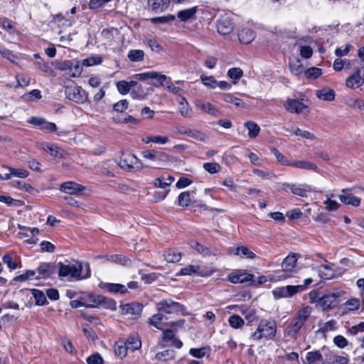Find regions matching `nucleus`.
Listing matches in <instances>:
<instances>
[{"instance_id":"1","label":"nucleus","mask_w":364,"mask_h":364,"mask_svg":"<svg viewBox=\"0 0 364 364\" xmlns=\"http://www.w3.org/2000/svg\"><path fill=\"white\" fill-rule=\"evenodd\" d=\"M156 306L158 312L149 318L150 325L159 330H163L164 327L182 326L184 323L183 319L176 322L167 321L169 315L178 314L183 311L184 306L182 304L169 299L157 303Z\"/></svg>"},{"instance_id":"2","label":"nucleus","mask_w":364,"mask_h":364,"mask_svg":"<svg viewBox=\"0 0 364 364\" xmlns=\"http://www.w3.org/2000/svg\"><path fill=\"white\" fill-rule=\"evenodd\" d=\"M277 330V324L274 319H262L255 331L251 334L250 339L256 342L272 340L276 336Z\"/></svg>"},{"instance_id":"3","label":"nucleus","mask_w":364,"mask_h":364,"mask_svg":"<svg viewBox=\"0 0 364 364\" xmlns=\"http://www.w3.org/2000/svg\"><path fill=\"white\" fill-rule=\"evenodd\" d=\"M313 308L309 306H306L299 310L295 316L291 319L290 323L287 327V334L296 338L299 331L310 317Z\"/></svg>"},{"instance_id":"4","label":"nucleus","mask_w":364,"mask_h":364,"mask_svg":"<svg viewBox=\"0 0 364 364\" xmlns=\"http://www.w3.org/2000/svg\"><path fill=\"white\" fill-rule=\"evenodd\" d=\"M58 266V275L60 277H70L76 280H80L84 278H88L90 276L89 264H87V274L85 276H81L82 266L79 262L68 264L59 262Z\"/></svg>"},{"instance_id":"5","label":"nucleus","mask_w":364,"mask_h":364,"mask_svg":"<svg viewBox=\"0 0 364 364\" xmlns=\"http://www.w3.org/2000/svg\"><path fill=\"white\" fill-rule=\"evenodd\" d=\"M296 262L297 257L295 254L289 255L282 262V269L276 273L274 279L283 280L289 277L295 270Z\"/></svg>"},{"instance_id":"6","label":"nucleus","mask_w":364,"mask_h":364,"mask_svg":"<svg viewBox=\"0 0 364 364\" xmlns=\"http://www.w3.org/2000/svg\"><path fill=\"white\" fill-rule=\"evenodd\" d=\"M344 294L343 291L336 289L333 292L328 293L321 296L318 301V305L323 311L332 309L338 304L339 298Z\"/></svg>"},{"instance_id":"7","label":"nucleus","mask_w":364,"mask_h":364,"mask_svg":"<svg viewBox=\"0 0 364 364\" xmlns=\"http://www.w3.org/2000/svg\"><path fill=\"white\" fill-rule=\"evenodd\" d=\"M304 287H297L296 285H287L277 287L272 292L276 299H286L292 297L299 292L304 291Z\"/></svg>"},{"instance_id":"8","label":"nucleus","mask_w":364,"mask_h":364,"mask_svg":"<svg viewBox=\"0 0 364 364\" xmlns=\"http://www.w3.org/2000/svg\"><path fill=\"white\" fill-rule=\"evenodd\" d=\"M65 94L68 100L77 103H84L87 99V92L80 86H67Z\"/></svg>"},{"instance_id":"9","label":"nucleus","mask_w":364,"mask_h":364,"mask_svg":"<svg viewBox=\"0 0 364 364\" xmlns=\"http://www.w3.org/2000/svg\"><path fill=\"white\" fill-rule=\"evenodd\" d=\"M118 164L125 170H139L142 167L140 160L134 154L130 153L123 154Z\"/></svg>"},{"instance_id":"10","label":"nucleus","mask_w":364,"mask_h":364,"mask_svg":"<svg viewBox=\"0 0 364 364\" xmlns=\"http://www.w3.org/2000/svg\"><path fill=\"white\" fill-rule=\"evenodd\" d=\"M217 31L221 35H228L235 28V23L232 18L229 14L221 16L217 21Z\"/></svg>"},{"instance_id":"11","label":"nucleus","mask_w":364,"mask_h":364,"mask_svg":"<svg viewBox=\"0 0 364 364\" xmlns=\"http://www.w3.org/2000/svg\"><path fill=\"white\" fill-rule=\"evenodd\" d=\"M312 43L313 39L309 36L300 38L296 41V45L299 48V54L302 58L309 59L312 56L313 49L310 46Z\"/></svg>"},{"instance_id":"12","label":"nucleus","mask_w":364,"mask_h":364,"mask_svg":"<svg viewBox=\"0 0 364 364\" xmlns=\"http://www.w3.org/2000/svg\"><path fill=\"white\" fill-rule=\"evenodd\" d=\"M319 275L322 279H331L342 274L341 268L336 267L334 264H322L319 267Z\"/></svg>"},{"instance_id":"13","label":"nucleus","mask_w":364,"mask_h":364,"mask_svg":"<svg viewBox=\"0 0 364 364\" xmlns=\"http://www.w3.org/2000/svg\"><path fill=\"white\" fill-rule=\"evenodd\" d=\"M284 107L288 112L293 114H301L308 111L307 106L297 99L288 98Z\"/></svg>"},{"instance_id":"14","label":"nucleus","mask_w":364,"mask_h":364,"mask_svg":"<svg viewBox=\"0 0 364 364\" xmlns=\"http://www.w3.org/2000/svg\"><path fill=\"white\" fill-rule=\"evenodd\" d=\"M141 156L144 159L156 163V166L161 165V163L167 159L166 154L155 149L144 150L141 151Z\"/></svg>"},{"instance_id":"15","label":"nucleus","mask_w":364,"mask_h":364,"mask_svg":"<svg viewBox=\"0 0 364 364\" xmlns=\"http://www.w3.org/2000/svg\"><path fill=\"white\" fill-rule=\"evenodd\" d=\"M28 123L39 127L42 130L48 132H54L58 130V127L55 124L48 122L43 117H31L28 119Z\"/></svg>"},{"instance_id":"16","label":"nucleus","mask_w":364,"mask_h":364,"mask_svg":"<svg viewBox=\"0 0 364 364\" xmlns=\"http://www.w3.org/2000/svg\"><path fill=\"white\" fill-rule=\"evenodd\" d=\"M200 267L198 265H188L183 268H182L180 272L177 274V275H183V276H188V275H193V274H198L200 277H209L213 274L214 272L213 269L209 270V271H201L199 272Z\"/></svg>"},{"instance_id":"17","label":"nucleus","mask_w":364,"mask_h":364,"mask_svg":"<svg viewBox=\"0 0 364 364\" xmlns=\"http://www.w3.org/2000/svg\"><path fill=\"white\" fill-rule=\"evenodd\" d=\"M120 309L122 314L130 315L136 318L140 316L142 311V306L139 303H129L121 305Z\"/></svg>"},{"instance_id":"18","label":"nucleus","mask_w":364,"mask_h":364,"mask_svg":"<svg viewBox=\"0 0 364 364\" xmlns=\"http://www.w3.org/2000/svg\"><path fill=\"white\" fill-rule=\"evenodd\" d=\"M253 274L243 271L233 272L228 275V281L232 284H241L252 281Z\"/></svg>"},{"instance_id":"19","label":"nucleus","mask_w":364,"mask_h":364,"mask_svg":"<svg viewBox=\"0 0 364 364\" xmlns=\"http://www.w3.org/2000/svg\"><path fill=\"white\" fill-rule=\"evenodd\" d=\"M83 190V186L73 181L64 182L60 186L61 192L69 195H80Z\"/></svg>"},{"instance_id":"20","label":"nucleus","mask_w":364,"mask_h":364,"mask_svg":"<svg viewBox=\"0 0 364 364\" xmlns=\"http://www.w3.org/2000/svg\"><path fill=\"white\" fill-rule=\"evenodd\" d=\"M283 189L284 191L289 190L293 194L301 197L306 196L307 192L310 191V187L306 184L296 185L290 183H284Z\"/></svg>"},{"instance_id":"21","label":"nucleus","mask_w":364,"mask_h":364,"mask_svg":"<svg viewBox=\"0 0 364 364\" xmlns=\"http://www.w3.org/2000/svg\"><path fill=\"white\" fill-rule=\"evenodd\" d=\"M340 200L345 205H351L358 207L360 204V198L348 192L347 189H342L341 193L338 196Z\"/></svg>"},{"instance_id":"22","label":"nucleus","mask_w":364,"mask_h":364,"mask_svg":"<svg viewBox=\"0 0 364 364\" xmlns=\"http://www.w3.org/2000/svg\"><path fill=\"white\" fill-rule=\"evenodd\" d=\"M346 86L350 89H356L363 85L364 78L360 75V70L358 68L354 73L346 79Z\"/></svg>"},{"instance_id":"23","label":"nucleus","mask_w":364,"mask_h":364,"mask_svg":"<svg viewBox=\"0 0 364 364\" xmlns=\"http://www.w3.org/2000/svg\"><path fill=\"white\" fill-rule=\"evenodd\" d=\"M35 271L36 272L35 279H44L51 276V274L54 272V267L49 263H42Z\"/></svg>"},{"instance_id":"24","label":"nucleus","mask_w":364,"mask_h":364,"mask_svg":"<svg viewBox=\"0 0 364 364\" xmlns=\"http://www.w3.org/2000/svg\"><path fill=\"white\" fill-rule=\"evenodd\" d=\"M82 298L85 302L92 304L91 306H85L87 308H94L106 303V298L102 295L89 294L82 296Z\"/></svg>"},{"instance_id":"25","label":"nucleus","mask_w":364,"mask_h":364,"mask_svg":"<svg viewBox=\"0 0 364 364\" xmlns=\"http://www.w3.org/2000/svg\"><path fill=\"white\" fill-rule=\"evenodd\" d=\"M196 107L200 109L203 112L212 116H218L219 114L218 109L210 102L202 100H197L195 103Z\"/></svg>"},{"instance_id":"26","label":"nucleus","mask_w":364,"mask_h":364,"mask_svg":"<svg viewBox=\"0 0 364 364\" xmlns=\"http://www.w3.org/2000/svg\"><path fill=\"white\" fill-rule=\"evenodd\" d=\"M290 166L315 172H318V166L316 164L306 160H291Z\"/></svg>"},{"instance_id":"27","label":"nucleus","mask_w":364,"mask_h":364,"mask_svg":"<svg viewBox=\"0 0 364 364\" xmlns=\"http://www.w3.org/2000/svg\"><path fill=\"white\" fill-rule=\"evenodd\" d=\"M190 245L193 250L197 252V253L202 255L204 257L218 255V251L216 250H211L208 247L200 244L196 241H192Z\"/></svg>"},{"instance_id":"28","label":"nucleus","mask_w":364,"mask_h":364,"mask_svg":"<svg viewBox=\"0 0 364 364\" xmlns=\"http://www.w3.org/2000/svg\"><path fill=\"white\" fill-rule=\"evenodd\" d=\"M196 8L191 7L185 10L180 11L178 13V18L183 22H192L196 18Z\"/></svg>"},{"instance_id":"29","label":"nucleus","mask_w":364,"mask_h":364,"mask_svg":"<svg viewBox=\"0 0 364 364\" xmlns=\"http://www.w3.org/2000/svg\"><path fill=\"white\" fill-rule=\"evenodd\" d=\"M304 364H323V359L318 350L308 352L306 355Z\"/></svg>"},{"instance_id":"30","label":"nucleus","mask_w":364,"mask_h":364,"mask_svg":"<svg viewBox=\"0 0 364 364\" xmlns=\"http://www.w3.org/2000/svg\"><path fill=\"white\" fill-rule=\"evenodd\" d=\"M171 0H148L149 6L156 11H164L169 6Z\"/></svg>"},{"instance_id":"31","label":"nucleus","mask_w":364,"mask_h":364,"mask_svg":"<svg viewBox=\"0 0 364 364\" xmlns=\"http://www.w3.org/2000/svg\"><path fill=\"white\" fill-rule=\"evenodd\" d=\"M316 97L322 100L331 102L335 99V92L333 90L325 87L316 91Z\"/></svg>"},{"instance_id":"32","label":"nucleus","mask_w":364,"mask_h":364,"mask_svg":"<svg viewBox=\"0 0 364 364\" xmlns=\"http://www.w3.org/2000/svg\"><path fill=\"white\" fill-rule=\"evenodd\" d=\"M255 38V34L250 28L242 29L238 33V38L240 42L248 44L251 43Z\"/></svg>"},{"instance_id":"33","label":"nucleus","mask_w":364,"mask_h":364,"mask_svg":"<svg viewBox=\"0 0 364 364\" xmlns=\"http://www.w3.org/2000/svg\"><path fill=\"white\" fill-rule=\"evenodd\" d=\"M178 112L184 117H191L192 111L189 107V104L184 97H181L178 100Z\"/></svg>"},{"instance_id":"34","label":"nucleus","mask_w":364,"mask_h":364,"mask_svg":"<svg viewBox=\"0 0 364 364\" xmlns=\"http://www.w3.org/2000/svg\"><path fill=\"white\" fill-rule=\"evenodd\" d=\"M103 288L111 293L124 294L127 291V287L120 284L105 283L103 284Z\"/></svg>"},{"instance_id":"35","label":"nucleus","mask_w":364,"mask_h":364,"mask_svg":"<svg viewBox=\"0 0 364 364\" xmlns=\"http://www.w3.org/2000/svg\"><path fill=\"white\" fill-rule=\"evenodd\" d=\"M222 100L227 102L234 105L236 107H245V103L239 98L236 97L231 93L221 94Z\"/></svg>"},{"instance_id":"36","label":"nucleus","mask_w":364,"mask_h":364,"mask_svg":"<svg viewBox=\"0 0 364 364\" xmlns=\"http://www.w3.org/2000/svg\"><path fill=\"white\" fill-rule=\"evenodd\" d=\"M14 256L16 257V255L14 252H11L4 255L2 258L3 262L11 270L16 269L18 267L17 262L14 260Z\"/></svg>"},{"instance_id":"37","label":"nucleus","mask_w":364,"mask_h":364,"mask_svg":"<svg viewBox=\"0 0 364 364\" xmlns=\"http://www.w3.org/2000/svg\"><path fill=\"white\" fill-rule=\"evenodd\" d=\"M164 257L168 262H178L181 259V253L176 250L170 249L164 253Z\"/></svg>"},{"instance_id":"38","label":"nucleus","mask_w":364,"mask_h":364,"mask_svg":"<svg viewBox=\"0 0 364 364\" xmlns=\"http://www.w3.org/2000/svg\"><path fill=\"white\" fill-rule=\"evenodd\" d=\"M3 167L10 171L11 177L14 176L20 178H26L29 174L28 171L24 168H15L6 165L3 166Z\"/></svg>"},{"instance_id":"39","label":"nucleus","mask_w":364,"mask_h":364,"mask_svg":"<svg viewBox=\"0 0 364 364\" xmlns=\"http://www.w3.org/2000/svg\"><path fill=\"white\" fill-rule=\"evenodd\" d=\"M125 344H126L128 350L134 351L141 348V342L138 337L130 336L126 341Z\"/></svg>"},{"instance_id":"40","label":"nucleus","mask_w":364,"mask_h":364,"mask_svg":"<svg viewBox=\"0 0 364 364\" xmlns=\"http://www.w3.org/2000/svg\"><path fill=\"white\" fill-rule=\"evenodd\" d=\"M245 126L248 129V135L250 138H255L260 132L259 125L252 121L245 122Z\"/></svg>"},{"instance_id":"41","label":"nucleus","mask_w":364,"mask_h":364,"mask_svg":"<svg viewBox=\"0 0 364 364\" xmlns=\"http://www.w3.org/2000/svg\"><path fill=\"white\" fill-rule=\"evenodd\" d=\"M175 358V352L173 350H165L161 352H159L156 355V359L159 361L164 362L169 360H173Z\"/></svg>"},{"instance_id":"42","label":"nucleus","mask_w":364,"mask_h":364,"mask_svg":"<svg viewBox=\"0 0 364 364\" xmlns=\"http://www.w3.org/2000/svg\"><path fill=\"white\" fill-rule=\"evenodd\" d=\"M228 323L230 326L235 329L241 328L245 325L244 320L240 316L235 314L229 317Z\"/></svg>"},{"instance_id":"43","label":"nucleus","mask_w":364,"mask_h":364,"mask_svg":"<svg viewBox=\"0 0 364 364\" xmlns=\"http://www.w3.org/2000/svg\"><path fill=\"white\" fill-rule=\"evenodd\" d=\"M191 202V194L188 191H184L179 194L178 197V205L180 207H188Z\"/></svg>"},{"instance_id":"44","label":"nucleus","mask_w":364,"mask_h":364,"mask_svg":"<svg viewBox=\"0 0 364 364\" xmlns=\"http://www.w3.org/2000/svg\"><path fill=\"white\" fill-rule=\"evenodd\" d=\"M289 68L291 72L295 75H299L304 71V68L299 59H296L294 62L289 63Z\"/></svg>"},{"instance_id":"45","label":"nucleus","mask_w":364,"mask_h":364,"mask_svg":"<svg viewBox=\"0 0 364 364\" xmlns=\"http://www.w3.org/2000/svg\"><path fill=\"white\" fill-rule=\"evenodd\" d=\"M345 309L348 311H355L360 306V301L357 298H352L344 304Z\"/></svg>"},{"instance_id":"46","label":"nucleus","mask_w":364,"mask_h":364,"mask_svg":"<svg viewBox=\"0 0 364 364\" xmlns=\"http://www.w3.org/2000/svg\"><path fill=\"white\" fill-rule=\"evenodd\" d=\"M42 97L41 92L39 90H33L32 91L26 93L22 96L23 101L30 102L36 100H39Z\"/></svg>"},{"instance_id":"47","label":"nucleus","mask_w":364,"mask_h":364,"mask_svg":"<svg viewBox=\"0 0 364 364\" xmlns=\"http://www.w3.org/2000/svg\"><path fill=\"white\" fill-rule=\"evenodd\" d=\"M112 165L113 162L110 160L102 162L100 168V172L104 176L110 177L114 176L113 171L110 170Z\"/></svg>"},{"instance_id":"48","label":"nucleus","mask_w":364,"mask_h":364,"mask_svg":"<svg viewBox=\"0 0 364 364\" xmlns=\"http://www.w3.org/2000/svg\"><path fill=\"white\" fill-rule=\"evenodd\" d=\"M113 0H90L87 6L90 10H96L103 8L106 4Z\"/></svg>"},{"instance_id":"49","label":"nucleus","mask_w":364,"mask_h":364,"mask_svg":"<svg viewBox=\"0 0 364 364\" xmlns=\"http://www.w3.org/2000/svg\"><path fill=\"white\" fill-rule=\"evenodd\" d=\"M235 254L249 259H253L255 257V254L245 246L237 247Z\"/></svg>"},{"instance_id":"50","label":"nucleus","mask_w":364,"mask_h":364,"mask_svg":"<svg viewBox=\"0 0 364 364\" xmlns=\"http://www.w3.org/2000/svg\"><path fill=\"white\" fill-rule=\"evenodd\" d=\"M346 105L354 109L364 110V100L359 98H349L346 100Z\"/></svg>"},{"instance_id":"51","label":"nucleus","mask_w":364,"mask_h":364,"mask_svg":"<svg viewBox=\"0 0 364 364\" xmlns=\"http://www.w3.org/2000/svg\"><path fill=\"white\" fill-rule=\"evenodd\" d=\"M31 293L36 299V304L37 305L41 306V305H44L46 303L47 299L43 291H41L38 289H31Z\"/></svg>"},{"instance_id":"52","label":"nucleus","mask_w":364,"mask_h":364,"mask_svg":"<svg viewBox=\"0 0 364 364\" xmlns=\"http://www.w3.org/2000/svg\"><path fill=\"white\" fill-rule=\"evenodd\" d=\"M144 55V53L141 50H131L128 53V58L132 62L143 60Z\"/></svg>"},{"instance_id":"53","label":"nucleus","mask_w":364,"mask_h":364,"mask_svg":"<svg viewBox=\"0 0 364 364\" xmlns=\"http://www.w3.org/2000/svg\"><path fill=\"white\" fill-rule=\"evenodd\" d=\"M36 272L35 270H27L26 272L16 277L15 281L17 282H25L27 280H33L35 279Z\"/></svg>"},{"instance_id":"54","label":"nucleus","mask_w":364,"mask_h":364,"mask_svg":"<svg viewBox=\"0 0 364 364\" xmlns=\"http://www.w3.org/2000/svg\"><path fill=\"white\" fill-rule=\"evenodd\" d=\"M271 151L279 164L284 166H290L291 161L288 160L287 158L280 153L278 149L272 148Z\"/></svg>"},{"instance_id":"55","label":"nucleus","mask_w":364,"mask_h":364,"mask_svg":"<svg viewBox=\"0 0 364 364\" xmlns=\"http://www.w3.org/2000/svg\"><path fill=\"white\" fill-rule=\"evenodd\" d=\"M243 71L240 68H232L228 71V76L234 80V83H236L237 81L242 76Z\"/></svg>"},{"instance_id":"56","label":"nucleus","mask_w":364,"mask_h":364,"mask_svg":"<svg viewBox=\"0 0 364 364\" xmlns=\"http://www.w3.org/2000/svg\"><path fill=\"white\" fill-rule=\"evenodd\" d=\"M349 361L348 356L331 355L328 358L330 364H347Z\"/></svg>"},{"instance_id":"57","label":"nucleus","mask_w":364,"mask_h":364,"mask_svg":"<svg viewBox=\"0 0 364 364\" xmlns=\"http://www.w3.org/2000/svg\"><path fill=\"white\" fill-rule=\"evenodd\" d=\"M203 84L209 88L215 89L217 85V80L213 76H205L202 75L200 76Z\"/></svg>"},{"instance_id":"58","label":"nucleus","mask_w":364,"mask_h":364,"mask_svg":"<svg viewBox=\"0 0 364 364\" xmlns=\"http://www.w3.org/2000/svg\"><path fill=\"white\" fill-rule=\"evenodd\" d=\"M252 172L255 175L262 179H270L275 177V175L273 172L267 170L255 168L253 169Z\"/></svg>"},{"instance_id":"59","label":"nucleus","mask_w":364,"mask_h":364,"mask_svg":"<svg viewBox=\"0 0 364 364\" xmlns=\"http://www.w3.org/2000/svg\"><path fill=\"white\" fill-rule=\"evenodd\" d=\"M43 149L48 152L50 155L55 157L60 156L62 155L61 149L54 144H46L43 145Z\"/></svg>"},{"instance_id":"60","label":"nucleus","mask_w":364,"mask_h":364,"mask_svg":"<svg viewBox=\"0 0 364 364\" xmlns=\"http://www.w3.org/2000/svg\"><path fill=\"white\" fill-rule=\"evenodd\" d=\"M188 136L193 138L200 141H205L208 139L207 136L204 133L199 130L192 129H190Z\"/></svg>"},{"instance_id":"61","label":"nucleus","mask_w":364,"mask_h":364,"mask_svg":"<svg viewBox=\"0 0 364 364\" xmlns=\"http://www.w3.org/2000/svg\"><path fill=\"white\" fill-rule=\"evenodd\" d=\"M203 168L209 173L213 174L220 171V166L216 162H209L203 164Z\"/></svg>"},{"instance_id":"62","label":"nucleus","mask_w":364,"mask_h":364,"mask_svg":"<svg viewBox=\"0 0 364 364\" xmlns=\"http://www.w3.org/2000/svg\"><path fill=\"white\" fill-rule=\"evenodd\" d=\"M151 80V84L155 87L161 86L164 85V82L167 79V77L165 75L161 74L158 72L155 71V75H154Z\"/></svg>"},{"instance_id":"63","label":"nucleus","mask_w":364,"mask_h":364,"mask_svg":"<svg viewBox=\"0 0 364 364\" xmlns=\"http://www.w3.org/2000/svg\"><path fill=\"white\" fill-rule=\"evenodd\" d=\"M102 59L100 56H90L82 61V65L87 67L99 65L102 63Z\"/></svg>"},{"instance_id":"64","label":"nucleus","mask_w":364,"mask_h":364,"mask_svg":"<svg viewBox=\"0 0 364 364\" xmlns=\"http://www.w3.org/2000/svg\"><path fill=\"white\" fill-rule=\"evenodd\" d=\"M127 350L128 348L125 343H117L114 346L115 353L121 358H124L127 355Z\"/></svg>"}]
</instances>
